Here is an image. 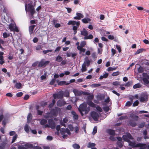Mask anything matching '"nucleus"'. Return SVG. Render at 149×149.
I'll return each mask as SVG.
<instances>
[{
  "mask_svg": "<svg viewBox=\"0 0 149 149\" xmlns=\"http://www.w3.org/2000/svg\"><path fill=\"white\" fill-rule=\"evenodd\" d=\"M78 109L82 116H83L84 114H87L90 110V107H87V104L86 103L81 104Z\"/></svg>",
  "mask_w": 149,
  "mask_h": 149,
  "instance_id": "f257e3e1",
  "label": "nucleus"
},
{
  "mask_svg": "<svg viewBox=\"0 0 149 149\" xmlns=\"http://www.w3.org/2000/svg\"><path fill=\"white\" fill-rule=\"evenodd\" d=\"M6 137L2 136V138L0 135V149H4L6 145Z\"/></svg>",
  "mask_w": 149,
  "mask_h": 149,
  "instance_id": "f03ea898",
  "label": "nucleus"
},
{
  "mask_svg": "<svg viewBox=\"0 0 149 149\" xmlns=\"http://www.w3.org/2000/svg\"><path fill=\"white\" fill-rule=\"evenodd\" d=\"M50 62L49 61H45L44 59H41L40 62L36 61L33 63L32 65H47Z\"/></svg>",
  "mask_w": 149,
  "mask_h": 149,
  "instance_id": "7ed1b4c3",
  "label": "nucleus"
},
{
  "mask_svg": "<svg viewBox=\"0 0 149 149\" xmlns=\"http://www.w3.org/2000/svg\"><path fill=\"white\" fill-rule=\"evenodd\" d=\"M90 114L94 120L97 121L99 117V114L95 111H92L90 113Z\"/></svg>",
  "mask_w": 149,
  "mask_h": 149,
  "instance_id": "20e7f679",
  "label": "nucleus"
},
{
  "mask_svg": "<svg viewBox=\"0 0 149 149\" xmlns=\"http://www.w3.org/2000/svg\"><path fill=\"white\" fill-rule=\"evenodd\" d=\"M25 8L26 11V10H28L34 9V6L32 2H30L28 4L25 3Z\"/></svg>",
  "mask_w": 149,
  "mask_h": 149,
  "instance_id": "39448f33",
  "label": "nucleus"
},
{
  "mask_svg": "<svg viewBox=\"0 0 149 149\" xmlns=\"http://www.w3.org/2000/svg\"><path fill=\"white\" fill-rule=\"evenodd\" d=\"M123 138L125 141L128 142L130 141V139H132V136L130 133H127L126 135H124L123 136Z\"/></svg>",
  "mask_w": 149,
  "mask_h": 149,
  "instance_id": "423d86ee",
  "label": "nucleus"
},
{
  "mask_svg": "<svg viewBox=\"0 0 149 149\" xmlns=\"http://www.w3.org/2000/svg\"><path fill=\"white\" fill-rule=\"evenodd\" d=\"M76 16L74 17L73 18L74 19L80 20L81 18L84 17V15L80 13L77 12L76 13Z\"/></svg>",
  "mask_w": 149,
  "mask_h": 149,
  "instance_id": "0eeeda50",
  "label": "nucleus"
},
{
  "mask_svg": "<svg viewBox=\"0 0 149 149\" xmlns=\"http://www.w3.org/2000/svg\"><path fill=\"white\" fill-rule=\"evenodd\" d=\"M129 145L133 147H141L142 144L140 143L136 144L135 142H129Z\"/></svg>",
  "mask_w": 149,
  "mask_h": 149,
  "instance_id": "6e6552de",
  "label": "nucleus"
},
{
  "mask_svg": "<svg viewBox=\"0 0 149 149\" xmlns=\"http://www.w3.org/2000/svg\"><path fill=\"white\" fill-rule=\"evenodd\" d=\"M66 132L69 135H70V132L68 129L61 128V133L63 135V134H65Z\"/></svg>",
  "mask_w": 149,
  "mask_h": 149,
  "instance_id": "1a4fd4ad",
  "label": "nucleus"
},
{
  "mask_svg": "<svg viewBox=\"0 0 149 149\" xmlns=\"http://www.w3.org/2000/svg\"><path fill=\"white\" fill-rule=\"evenodd\" d=\"M58 20L56 19H53L52 22L53 25H54V27L56 28H58L61 26V25L60 24L57 23Z\"/></svg>",
  "mask_w": 149,
  "mask_h": 149,
  "instance_id": "9d476101",
  "label": "nucleus"
},
{
  "mask_svg": "<svg viewBox=\"0 0 149 149\" xmlns=\"http://www.w3.org/2000/svg\"><path fill=\"white\" fill-rule=\"evenodd\" d=\"M48 123L49 127L52 129H54L55 127V125L54 121L51 119L48 120Z\"/></svg>",
  "mask_w": 149,
  "mask_h": 149,
  "instance_id": "9b49d317",
  "label": "nucleus"
},
{
  "mask_svg": "<svg viewBox=\"0 0 149 149\" xmlns=\"http://www.w3.org/2000/svg\"><path fill=\"white\" fill-rule=\"evenodd\" d=\"M26 12H29V15L33 18V15L35 13L36 11L34 9H31L30 10H28L26 11Z\"/></svg>",
  "mask_w": 149,
  "mask_h": 149,
  "instance_id": "f8f14e48",
  "label": "nucleus"
},
{
  "mask_svg": "<svg viewBox=\"0 0 149 149\" xmlns=\"http://www.w3.org/2000/svg\"><path fill=\"white\" fill-rule=\"evenodd\" d=\"M65 104V102L62 100L58 101L57 103V106L59 107H61L64 106Z\"/></svg>",
  "mask_w": 149,
  "mask_h": 149,
  "instance_id": "ddd939ff",
  "label": "nucleus"
},
{
  "mask_svg": "<svg viewBox=\"0 0 149 149\" xmlns=\"http://www.w3.org/2000/svg\"><path fill=\"white\" fill-rule=\"evenodd\" d=\"M148 96L146 95H143L141 96L140 98V101L141 102H144L147 100Z\"/></svg>",
  "mask_w": 149,
  "mask_h": 149,
  "instance_id": "4468645a",
  "label": "nucleus"
},
{
  "mask_svg": "<svg viewBox=\"0 0 149 149\" xmlns=\"http://www.w3.org/2000/svg\"><path fill=\"white\" fill-rule=\"evenodd\" d=\"M91 21V19L89 18H84L82 19V22L84 24H87Z\"/></svg>",
  "mask_w": 149,
  "mask_h": 149,
  "instance_id": "2eb2a0df",
  "label": "nucleus"
},
{
  "mask_svg": "<svg viewBox=\"0 0 149 149\" xmlns=\"http://www.w3.org/2000/svg\"><path fill=\"white\" fill-rule=\"evenodd\" d=\"M146 49L144 48H140L138 49L134 53V55H136L140 53H142L143 52H145Z\"/></svg>",
  "mask_w": 149,
  "mask_h": 149,
  "instance_id": "dca6fc26",
  "label": "nucleus"
},
{
  "mask_svg": "<svg viewBox=\"0 0 149 149\" xmlns=\"http://www.w3.org/2000/svg\"><path fill=\"white\" fill-rule=\"evenodd\" d=\"M73 92L76 96H79L81 94V92L80 91L76 89H73Z\"/></svg>",
  "mask_w": 149,
  "mask_h": 149,
  "instance_id": "f3484780",
  "label": "nucleus"
},
{
  "mask_svg": "<svg viewBox=\"0 0 149 149\" xmlns=\"http://www.w3.org/2000/svg\"><path fill=\"white\" fill-rule=\"evenodd\" d=\"M88 32L85 28H83V31H81V34L83 36H84L88 35Z\"/></svg>",
  "mask_w": 149,
  "mask_h": 149,
  "instance_id": "a211bd4d",
  "label": "nucleus"
},
{
  "mask_svg": "<svg viewBox=\"0 0 149 149\" xmlns=\"http://www.w3.org/2000/svg\"><path fill=\"white\" fill-rule=\"evenodd\" d=\"M76 21L70 20L68 21L67 23V24L68 25H72L73 26L76 24Z\"/></svg>",
  "mask_w": 149,
  "mask_h": 149,
  "instance_id": "6ab92c4d",
  "label": "nucleus"
},
{
  "mask_svg": "<svg viewBox=\"0 0 149 149\" xmlns=\"http://www.w3.org/2000/svg\"><path fill=\"white\" fill-rule=\"evenodd\" d=\"M93 38V36L92 34H90L89 35H87L84 37L85 40L92 39Z\"/></svg>",
  "mask_w": 149,
  "mask_h": 149,
  "instance_id": "aec40b11",
  "label": "nucleus"
},
{
  "mask_svg": "<svg viewBox=\"0 0 149 149\" xmlns=\"http://www.w3.org/2000/svg\"><path fill=\"white\" fill-rule=\"evenodd\" d=\"M16 25L15 22L13 24L11 23L9 24V28L11 31H12Z\"/></svg>",
  "mask_w": 149,
  "mask_h": 149,
  "instance_id": "412c9836",
  "label": "nucleus"
},
{
  "mask_svg": "<svg viewBox=\"0 0 149 149\" xmlns=\"http://www.w3.org/2000/svg\"><path fill=\"white\" fill-rule=\"evenodd\" d=\"M130 116L132 118V119L135 120H137L138 119V117L137 116H136L133 114H130Z\"/></svg>",
  "mask_w": 149,
  "mask_h": 149,
  "instance_id": "4be33fe9",
  "label": "nucleus"
},
{
  "mask_svg": "<svg viewBox=\"0 0 149 149\" xmlns=\"http://www.w3.org/2000/svg\"><path fill=\"white\" fill-rule=\"evenodd\" d=\"M96 98L99 101L103 100L104 98V96L103 95H99L97 96Z\"/></svg>",
  "mask_w": 149,
  "mask_h": 149,
  "instance_id": "5701e85b",
  "label": "nucleus"
},
{
  "mask_svg": "<svg viewBox=\"0 0 149 149\" xmlns=\"http://www.w3.org/2000/svg\"><path fill=\"white\" fill-rule=\"evenodd\" d=\"M87 103L91 107H95V104L90 100H88L87 102Z\"/></svg>",
  "mask_w": 149,
  "mask_h": 149,
  "instance_id": "b1692460",
  "label": "nucleus"
},
{
  "mask_svg": "<svg viewBox=\"0 0 149 149\" xmlns=\"http://www.w3.org/2000/svg\"><path fill=\"white\" fill-rule=\"evenodd\" d=\"M108 133L111 135H113L115 134V131L111 129H109L107 130Z\"/></svg>",
  "mask_w": 149,
  "mask_h": 149,
  "instance_id": "393cba45",
  "label": "nucleus"
},
{
  "mask_svg": "<svg viewBox=\"0 0 149 149\" xmlns=\"http://www.w3.org/2000/svg\"><path fill=\"white\" fill-rule=\"evenodd\" d=\"M34 29V28H33V27H32L31 26H29V34L30 35H31L33 33Z\"/></svg>",
  "mask_w": 149,
  "mask_h": 149,
  "instance_id": "a878e982",
  "label": "nucleus"
},
{
  "mask_svg": "<svg viewBox=\"0 0 149 149\" xmlns=\"http://www.w3.org/2000/svg\"><path fill=\"white\" fill-rule=\"evenodd\" d=\"M62 60V58L59 55H58V56L56 57V61L59 62H61Z\"/></svg>",
  "mask_w": 149,
  "mask_h": 149,
  "instance_id": "bb28decb",
  "label": "nucleus"
},
{
  "mask_svg": "<svg viewBox=\"0 0 149 149\" xmlns=\"http://www.w3.org/2000/svg\"><path fill=\"white\" fill-rule=\"evenodd\" d=\"M52 117V114L50 113H46L45 115H44V117L47 118L48 119L51 118Z\"/></svg>",
  "mask_w": 149,
  "mask_h": 149,
  "instance_id": "cd10ccee",
  "label": "nucleus"
},
{
  "mask_svg": "<svg viewBox=\"0 0 149 149\" xmlns=\"http://www.w3.org/2000/svg\"><path fill=\"white\" fill-rule=\"evenodd\" d=\"M29 129H30L31 128H29L28 125L27 124L24 127V130L27 133H28L29 132Z\"/></svg>",
  "mask_w": 149,
  "mask_h": 149,
  "instance_id": "c85d7f7f",
  "label": "nucleus"
},
{
  "mask_svg": "<svg viewBox=\"0 0 149 149\" xmlns=\"http://www.w3.org/2000/svg\"><path fill=\"white\" fill-rule=\"evenodd\" d=\"M71 113L73 115L74 118V119H77L78 118V116L77 114L74 111H72L71 112Z\"/></svg>",
  "mask_w": 149,
  "mask_h": 149,
  "instance_id": "c756f323",
  "label": "nucleus"
},
{
  "mask_svg": "<svg viewBox=\"0 0 149 149\" xmlns=\"http://www.w3.org/2000/svg\"><path fill=\"white\" fill-rule=\"evenodd\" d=\"M142 85L139 83L133 86V88L134 89H136L137 88H139L141 87Z\"/></svg>",
  "mask_w": 149,
  "mask_h": 149,
  "instance_id": "7c9ffc66",
  "label": "nucleus"
},
{
  "mask_svg": "<svg viewBox=\"0 0 149 149\" xmlns=\"http://www.w3.org/2000/svg\"><path fill=\"white\" fill-rule=\"evenodd\" d=\"M96 144L94 143L89 142L88 143V145L87 146L88 148H92L93 147L95 146Z\"/></svg>",
  "mask_w": 149,
  "mask_h": 149,
  "instance_id": "2f4dec72",
  "label": "nucleus"
},
{
  "mask_svg": "<svg viewBox=\"0 0 149 149\" xmlns=\"http://www.w3.org/2000/svg\"><path fill=\"white\" fill-rule=\"evenodd\" d=\"M85 61L87 64L86 65H90V61L88 59L87 56L86 57Z\"/></svg>",
  "mask_w": 149,
  "mask_h": 149,
  "instance_id": "473e14b6",
  "label": "nucleus"
},
{
  "mask_svg": "<svg viewBox=\"0 0 149 149\" xmlns=\"http://www.w3.org/2000/svg\"><path fill=\"white\" fill-rule=\"evenodd\" d=\"M108 74L107 73H105L103 75L101 76L100 77V79H102L103 78H106L108 77Z\"/></svg>",
  "mask_w": 149,
  "mask_h": 149,
  "instance_id": "72a5a7b5",
  "label": "nucleus"
},
{
  "mask_svg": "<svg viewBox=\"0 0 149 149\" xmlns=\"http://www.w3.org/2000/svg\"><path fill=\"white\" fill-rule=\"evenodd\" d=\"M72 146L74 149H79L80 148L79 145L77 143L73 144Z\"/></svg>",
  "mask_w": 149,
  "mask_h": 149,
  "instance_id": "f704fd0d",
  "label": "nucleus"
},
{
  "mask_svg": "<svg viewBox=\"0 0 149 149\" xmlns=\"http://www.w3.org/2000/svg\"><path fill=\"white\" fill-rule=\"evenodd\" d=\"M58 97L59 98H62L63 97V92L60 91L57 93Z\"/></svg>",
  "mask_w": 149,
  "mask_h": 149,
  "instance_id": "c9c22d12",
  "label": "nucleus"
},
{
  "mask_svg": "<svg viewBox=\"0 0 149 149\" xmlns=\"http://www.w3.org/2000/svg\"><path fill=\"white\" fill-rule=\"evenodd\" d=\"M3 36L4 38H7L9 37L10 35L9 33H8L6 32H5L3 33Z\"/></svg>",
  "mask_w": 149,
  "mask_h": 149,
  "instance_id": "e433bc0d",
  "label": "nucleus"
},
{
  "mask_svg": "<svg viewBox=\"0 0 149 149\" xmlns=\"http://www.w3.org/2000/svg\"><path fill=\"white\" fill-rule=\"evenodd\" d=\"M116 49L118 50V52L120 53L122 50L120 46L118 45H116Z\"/></svg>",
  "mask_w": 149,
  "mask_h": 149,
  "instance_id": "4c0bfd02",
  "label": "nucleus"
},
{
  "mask_svg": "<svg viewBox=\"0 0 149 149\" xmlns=\"http://www.w3.org/2000/svg\"><path fill=\"white\" fill-rule=\"evenodd\" d=\"M19 31L18 27L16 25L12 31H13L14 32H18Z\"/></svg>",
  "mask_w": 149,
  "mask_h": 149,
  "instance_id": "58836bf2",
  "label": "nucleus"
},
{
  "mask_svg": "<svg viewBox=\"0 0 149 149\" xmlns=\"http://www.w3.org/2000/svg\"><path fill=\"white\" fill-rule=\"evenodd\" d=\"M129 124L132 127H135L136 125V123L134 122L132 120H131L130 121Z\"/></svg>",
  "mask_w": 149,
  "mask_h": 149,
  "instance_id": "ea45409f",
  "label": "nucleus"
},
{
  "mask_svg": "<svg viewBox=\"0 0 149 149\" xmlns=\"http://www.w3.org/2000/svg\"><path fill=\"white\" fill-rule=\"evenodd\" d=\"M27 55L28 56H30L32 52H33V50L32 48L27 49Z\"/></svg>",
  "mask_w": 149,
  "mask_h": 149,
  "instance_id": "a19ab883",
  "label": "nucleus"
},
{
  "mask_svg": "<svg viewBox=\"0 0 149 149\" xmlns=\"http://www.w3.org/2000/svg\"><path fill=\"white\" fill-rule=\"evenodd\" d=\"M117 68V67L112 68L111 67H109L107 69V71H113L116 70Z\"/></svg>",
  "mask_w": 149,
  "mask_h": 149,
  "instance_id": "79ce46f5",
  "label": "nucleus"
},
{
  "mask_svg": "<svg viewBox=\"0 0 149 149\" xmlns=\"http://www.w3.org/2000/svg\"><path fill=\"white\" fill-rule=\"evenodd\" d=\"M137 8V9L139 10H143L145 11V10H146V9H144L143 7L142 6H136Z\"/></svg>",
  "mask_w": 149,
  "mask_h": 149,
  "instance_id": "37998d69",
  "label": "nucleus"
},
{
  "mask_svg": "<svg viewBox=\"0 0 149 149\" xmlns=\"http://www.w3.org/2000/svg\"><path fill=\"white\" fill-rule=\"evenodd\" d=\"M93 95L92 94H90L88 96V100H91L93 99Z\"/></svg>",
  "mask_w": 149,
  "mask_h": 149,
  "instance_id": "c03bdc74",
  "label": "nucleus"
},
{
  "mask_svg": "<svg viewBox=\"0 0 149 149\" xmlns=\"http://www.w3.org/2000/svg\"><path fill=\"white\" fill-rule=\"evenodd\" d=\"M31 118L32 115L31 114L29 113V114L27 116L28 122L29 123V122L31 120Z\"/></svg>",
  "mask_w": 149,
  "mask_h": 149,
  "instance_id": "a18cd8bd",
  "label": "nucleus"
},
{
  "mask_svg": "<svg viewBox=\"0 0 149 149\" xmlns=\"http://www.w3.org/2000/svg\"><path fill=\"white\" fill-rule=\"evenodd\" d=\"M21 86V84L20 83H17L15 84V87L17 89H19Z\"/></svg>",
  "mask_w": 149,
  "mask_h": 149,
  "instance_id": "49530a36",
  "label": "nucleus"
},
{
  "mask_svg": "<svg viewBox=\"0 0 149 149\" xmlns=\"http://www.w3.org/2000/svg\"><path fill=\"white\" fill-rule=\"evenodd\" d=\"M86 45V42L85 41H81V42L80 45L82 47H84Z\"/></svg>",
  "mask_w": 149,
  "mask_h": 149,
  "instance_id": "de8ad7c7",
  "label": "nucleus"
},
{
  "mask_svg": "<svg viewBox=\"0 0 149 149\" xmlns=\"http://www.w3.org/2000/svg\"><path fill=\"white\" fill-rule=\"evenodd\" d=\"M138 72H142L143 70V68L142 66H140L139 68H138Z\"/></svg>",
  "mask_w": 149,
  "mask_h": 149,
  "instance_id": "09e8293b",
  "label": "nucleus"
},
{
  "mask_svg": "<svg viewBox=\"0 0 149 149\" xmlns=\"http://www.w3.org/2000/svg\"><path fill=\"white\" fill-rule=\"evenodd\" d=\"M47 123V120H46L43 119L40 121V124L42 125H44Z\"/></svg>",
  "mask_w": 149,
  "mask_h": 149,
  "instance_id": "8fccbe9b",
  "label": "nucleus"
},
{
  "mask_svg": "<svg viewBox=\"0 0 149 149\" xmlns=\"http://www.w3.org/2000/svg\"><path fill=\"white\" fill-rule=\"evenodd\" d=\"M148 79L146 78H143V80L145 84H148L149 83V81L148 80Z\"/></svg>",
  "mask_w": 149,
  "mask_h": 149,
  "instance_id": "3c124183",
  "label": "nucleus"
},
{
  "mask_svg": "<svg viewBox=\"0 0 149 149\" xmlns=\"http://www.w3.org/2000/svg\"><path fill=\"white\" fill-rule=\"evenodd\" d=\"M146 61H147V60L145 59H142L141 61V65L145 64Z\"/></svg>",
  "mask_w": 149,
  "mask_h": 149,
  "instance_id": "603ef678",
  "label": "nucleus"
},
{
  "mask_svg": "<svg viewBox=\"0 0 149 149\" xmlns=\"http://www.w3.org/2000/svg\"><path fill=\"white\" fill-rule=\"evenodd\" d=\"M108 38L109 40H113L114 39V37L112 35H109L108 36Z\"/></svg>",
  "mask_w": 149,
  "mask_h": 149,
  "instance_id": "864d4df0",
  "label": "nucleus"
},
{
  "mask_svg": "<svg viewBox=\"0 0 149 149\" xmlns=\"http://www.w3.org/2000/svg\"><path fill=\"white\" fill-rule=\"evenodd\" d=\"M115 86H118L120 85V83L118 81H116L112 83Z\"/></svg>",
  "mask_w": 149,
  "mask_h": 149,
  "instance_id": "5fc2aeb1",
  "label": "nucleus"
},
{
  "mask_svg": "<svg viewBox=\"0 0 149 149\" xmlns=\"http://www.w3.org/2000/svg\"><path fill=\"white\" fill-rule=\"evenodd\" d=\"M97 127H95L93 128V131L92 132L93 135H94L97 132Z\"/></svg>",
  "mask_w": 149,
  "mask_h": 149,
  "instance_id": "6e6d98bb",
  "label": "nucleus"
},
{
  "mask_svg": "<svg viewBox=\"0 0 149 149\" xmlns=\"http://www.w3.org/2000/svg\"><path fill=\"white\" fill-rule=\"evenodd\" d=\"M17 137V134L15 135L13 138L12 141V143H13L14 142L15 140L16 139Z\"/></svg>",
  "mask_w": 149,
  "mask_h": 149,
  "instance_id": "4d7b16f0",
  "label": "nucleus"
},
{
  "mask_svg": "<svg viewBox=\"0 0 149 149\" xmlns=\"http://www.w3.org/2000/svg\"><path fill=\"white\" fill-rule=\"evenodd\" d=\"M38 38L36 37H35L33 40V42L34 43H37L38 41Z\"/></svg>",
  "mask_w": 149,
  "mask_h": 149,
  "instance_id": "13d9d810",
  "label": "nucleus"
},
{
  "mask_svg": "<svg viewBox=\"0 0 149 149\" xmlns=\"http://www.w3.org/2000/svg\"><path fill=\"white\" fill-rule=\"evenodd\" d=\"M61 48V47L60 46L57 47L55 50V52H58L60 51Z\"/></svg>",
  "mask_w": 149,
  "mask_h": 149,
  "instance_id": "bf43d9fd",
  "label": "nucleus"
},
{
  "mask_svg": "<svg viewBox=\"0 0 149 149\" xmlns=\"http://www.w3.org/2000/svg\"><path fill=\"white\" fill-rule=\"evenodd\" d=\"M111 51L112 53V56H113L116 53V50L113 48H112L111 50Z\"/></svg>",
  "mask_w": 149,
  "mask_h": 149,
  "instance_id": "052dcab7",
  "label": "nucleus"
},
{
  "mask_svg": "<svg viewBox=\"0 0 149 149\" xmlns=\"http://www.w3.org/2000/svg\"><path fill=\"white\" fill-rule=\"evenodd\" d=\"M101 39L104 41L108 42L109 41L104 36L102 37L101 38Z\"/></svg>",
  "mask_w": 149,
  "mask_h": 149,
  "instance_id": "680f3d73",
  "label": "nucleus"
},
{
  "mask_svg": "<svg viewBox=\"0 0 149 149\" xmlns=\"http://www.w3.org/2000/svg\"><path fill=\"white\" fill-rule=\"evenodd\" d=\"M65 8L67 9L68 13H71V12L72 11V9L71 8L69 7H65Z\"/></svg>",
  "mask_w": 149,
  "mask_h": 149,
  "instance_id": "e2e57ef3",
  "label": "nucleus"
},
{
  "mask_svg": "<svg viewBox=\"0 0 149 149\" xmlns=\"http://www.w3.org/2000/svg\"><path fill=\"white\" fill-rule=\"evenodd\" d=\"M143 75L144 78H146L147 79H149V76L146 73H143Z\"/></svg>",
  "mask_w": 149,
  "mask_h": 149,
  "instance_id": "0e129e2a",
  "label": "nucleus"
},
{
  "mask_svg": "<svg viewBox=\"0 0 149 149\" xmlns=\"http://www.w3.org/2000/svg\"><path fill=\"white\" fill-rule=\"evenodd\" d=\"M101 84H94L91 85V86L93 87H97L100 86Z\"/></svg>",
  "mask_w": 149,
  "mask_h": 149,
  "instance_id": "69168bd1",
  "label": "nucleus"
},
{
  "mask_svg": "<svg viewBox=\"0 0 149 149\" xmlns=\"http://www.w3.org/2000/svg\"><path fill=\"white\" fill-rule=\"evenodd\" d=\"M119 72L118 71H117L116 72H113L112 75L113 76H115L118 75L119 74Z\"/></svg>",
  "mask_w": 149,
  "mask_h": 149,
  "instance_id": "338daca9",
  "label": "nucleus"
},
{
  "mask_svg": "<svg viewBox=\"0 0 149 149\" xmlns=\"http://www.w3.org/2000/svg\"><path fill=\"white\" fill-rule=\"evenodd\" d=\"M141 149H149V145L148 146H142Z\"/></svg>",
  "mask_w": 149,
  "mask_h": 149,
  "instance_id": "774afa93",
  "label": "nucleus"
}]
</instances>
